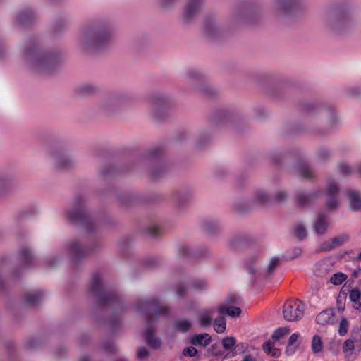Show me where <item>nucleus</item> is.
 I'll use <instances>...</instances> for the list:
<instances>
[{"label": "nucleus", "instance_id": "6ab92c4d", "mask_svg": "<svg viewBox=\"0 0 361 361\" xmlns=\"http://www.w3.org/2000/svg\"><path fill=\"white\" fill-rule=\"evenodd\" d=\"M35 14L31 9L24 11L18 14L16 18V23L20 25L25 26L33 21Z\"/></svg>", "mask_w": 361, "mask_h": 361}, {"label": "nucleus", "instance_id": "8fccbe9b", "mask_svg": "<svg viewBox=\"0 0 361 361\" xmlns=\"http://www.w3.org/2000/svg\"><path fill=\"white\" fill-rule=\"evenodd\" d=\"M159 233V228L156 226H152L148 228V233L153 237L157 236Z\"/></svg>", "mask_w": 361, "mask_h": 361}, {"label": "nucleus", "instance_id": "c9c22d12", "mask_svg": "<svg viewBox=\"0 0 361 361\" xmlns=\"http://www.w3.org/2000/svg\"><path fill=\"white\" fill-rule=\"evenodd\" d=\"M360 297H361V291L360 290V289L358 288H354L350 291V293H349L350 300L355 303L358 302L359 306H361V303L360 302Z\"/></svg>", "mask_w": 361, "mask_h": 361}, {"label": "nucleus", "instance_id": "2f4dec72", "mask_svg": "<svg viewBox=\"0 0 361 361\" xmlns=\"http://www.w3.org/2000/svg\"><path fill=\"white\" fill-rule=\"evenodd\" d=\"M294 234L299 240H303L307 236V231L303 224L299 223L295 226Z\"/></svg>", "mask_w": 361, "mask_h": 361}, {"label": "nucleus", "instance_id": "dca6fc26", "mask_svg": "<svg viewBox=\"0 0 361 361\" xmlns=\"http://www.w3.org/2000/svg\"><path fill=\"white\" fill-rule=\"evenodd\" d=\"M56 164L60 169H68L74 164V160L71 157L64 153H57L54 154Z\"/></svg>", "mask_w": 361, "mask_h": 361}, {"label": "nucleus", "instance_id": "ddd939ff", "mask_svg": "<svg viewBox=\"0 0 361 361\" xmlns=\"http://www.w3.org/2000/svg\"><path fill=\"white\" fill-rule=\"evenodd\" d=\"M339 189L335 183H329L325 190V196L326 198V206L329 210H334L338 206L337 195Z\"/></svg>", "mask_w": 361, "mask_h": 361}, {"label": "nucleus", "instance_id": "e2e57ef3", "mask_svg": "<svg viewBox=\"0 0 361 361\" xmlns=\"http://www.w3.org/2000/svg\"><path fill=\"white\" fill-rule=\"evenodd\" d=\"M247 269L251 274H255L256 272V270L252 266L248 267Z\"/></svg>", "mask_w": 361, "mask_h": 361}, {"label": "nucleus", "instance_id": "412c9836", "mask_svg": "<svg viewBox=\"0 0 361 361\" xmlns=\"http://www.w3.org/2000/svg\"><path fill=\"white\" fill-rule=\"evenodd\" d=\"M216 310L221 314H226L232 317H238L241 313V309L240 307L227 306L226 305H220Z\"/></svg>", "mask_w": 361, "mask_h": 361}, {"label": "nucleus", "instance_id": "39448f33", "mask_svg": "<svg viewBox=\"0 0 361 361\" xmlns=\"http://www.w3.org/2000/svg\"><path fill=\"white\" fill-rule=\"evenodd\" d=\"M67 216L70 221L82 226L89 232L92 231L97 225L96 222L86 212L84 200L82 197H76L74 199L72 208L68 212Z\"/></svg>", "mask_w": 361, "mask_h": 361}, {"label": "nucleus", "instance_id": "4c0bfd02", "mask_svg": "<svg viewBox=\"0 0 361 361\" xmlns=\"http://www.w3.org/2000/svg\"><path fill=\"white\" fill-rule=\"evenodd\" d=\"M279 264V259L278 257H273L268 266L267 270V275H271L277 268V267Z\"/></svg>", "mask_w": 361, "mask_h": 361}, {"label": "nucleus", "instance_id": "7ed1b4c3", "mask_svg": "<svg viewBox=\"0 0 361 361\" xmlns=\"http://www.w3.org/2000/svg\"><path fill=\"white\" fill-rule=\"evenodd\" d=\"M111 38L110 30L102 25H92L81 30L79 44L85 51L97 50Z\"/></svg>", "mask_w": 361, "mask_h": 361}, {"label": "nucleus", "instance_id": "7c9ffc66", "mask_svg": "<svg viewBox=\"0 0 361 361\" xmlns=\"http://www.w3.org/2000/svg\"><path fill=\"white\" fill-rule=\"evenodd\" d=\"M151 104L155 111L157 108L164 107L166 104V101L161 95H154L151 98Z\"/></svg>", "mask_w": 361, "mask_h": 361}, {"label": "nucleus", "instance_id": "e433bc0d", "mask_svg": "<svg viewBox=\"0 0 361 361\" xmlns=\"http://www.w3.org/2000/svg\"><path fill=\"white\" fill-rule=\"evenodd\" d=\"M235 345V339L232 336H227L222 340V345L226 350H232Z\"/></svg>", "mask_w": 361, "mask_h": 361}, {"label": "nucleus", "instance_id": "de8ad7c7", "mask_svg": "<svg viewBox=\"0 0 361 361\" xmlns=\"http://www.w3.org/2000/svg\"><path fill=\"white\" fill-rule=\"evenodd\" d=\"M273 343L271 341H267L265 342L263 345H262V348H263V350L269 354V353H271V350L273 348Z\"/></svg>", "mask_w": 361, "mask_h": 361}, {"label": "nucleus", "instance_id": "aec40b11", "mask_svg": "<svg viewBox=\"0 0 361 361\" xmlns=\"http://www.w3.org/2000/svg\"><path fill=\"white\" fill-rule=\"evenodd\" d=\"M328 225L326 217L322 214H319L314 223L315 232L319 235L324 234L327 230Z\"/></svg>", "mask_w": 361, "mask_h": 361}, {"label": "nucleus", "instance_id": "603ef678", "mask_svg": "<svg viewBox=\"0 0 361 361\" xmlns=\"http://www.w3.org/2000/svg\"><path fill=\"white\" fill-rule=\"evenodd\" d=\"M298 348V345H289V344L288 343V345L286 349V353L287 355H291L296 351Z\"/></svg>", "mask_w": 361, "mask_h": 361}, {"label": "nucleus", "instance_id": "5701e85b", "mask_svg": "<svg viewBox=\"0 0 361 361\" xmlns=\"http://www.w3.org/2000/svg\"><path fill=\"white\" fill-rule=\"evenodd\" d=\"M190 342L193 345L207 346L211 342V336L206 333L196 334L192 337Z\"/></svg>", "mask_w": 361, "mask_h": 361}, {"label": "nucleus", "instance_id": "20e7f679", "mask_svg": "<svg viewBox=\"0 0 361 361\" xmlns=\"http://www.w3.org/2000/svg\"><path fill=\"white\" fill-rule=\"evenodd\" d=\"M90 289L97 299L99 305H114L120 303V297L113 291L106 288V284L103 282L102 276L99 272L92 274L90 284Z\"/></svg>", "mask_w": 361, "mask_h": 361}, {"label": "nucleus", "instance_id": "052dcab7", "mask_svg": "<svg viewBox=\"0 0 361 361\" xmlns=\"http://www.w3.org/2000/svg\"><path fill=\"white\" fill-rule=\"evenodd\" d=\"M8 183V180L7 179H0V188L1 187H4L5 185H6Z\"/></svg>", "mask_w": 361, "mask_h": 361}, {"label": "nucleus", "instance_id": "c85d7f7f", "mask_svg": "<svg viewBox=\"0 0 361 361\" xmlns=\"http://www.w3.org/2000/svg\"><path fill=\"white\" fill-rule=\"evenodd\" d=\"M298 171V173L304 178H311L313 177V171L306 163L302 162L299 164Z\"/></svg>", "mask_w": 361, "mask_h": 361}, {"label": "nucleus", "instance_id": "a18cd8bd", "mask_svg": "<svg viewBox=\"0 0 361 361\" xmlns=\"http://www.w3.org/2000/svg\"><path fill=\"white\" fill-rule=\"evenodd\" d=\"M302 253V249L299 247H296L292 249L290 254L288 256L289 259H293L299 257Z\"/></svg>", "mask_w": 361, "mask_h": 361}, {"label": "nucleus", "instance_id": "72a5a7b5", "mask_svg": "<svg viewBox=\"0 0 361 361\" xmlns=\"http://www.w3.org/2000/svg\"><path fill=\"white\" fill-rule=\"evenodd\" d=\"M313 194L300 193L297 195L298 203L301 206L307 205L312 199Z\"/></svg>", "mask_w": 361, "mask_h": 361}, {"label": "nucleus", "instance_id": "c756f323", "mask_svg": "<svg viewBox=\"0 0 361 361\" xmlns=\"http://www.w3.org/2000/svg\"><path fill=\"white\" fill-rule=\"evenodd\" d=\"M348 276L342 272H337L331 276L330 278V283L334 285L338 286L342 284L346 279Z\"/></svg>", "mask_w": 361, "mask_h": 361}, {"label": "nucleus", "instance_id": "0e129e2a", "mask_svg": "<svg viewBox=\"0 0 361 361\" xmlns=\"http://www.w3.org/2000/svg\"><path fill=\"white\" fill-rule=\"evenodd\" d=\"M79 361H90L87 356L82 357Z\"/></svg>", "mask_w": 361, "mask_h": 361}, {"label": "nucleus", "instance_id": "9b49d317", "mask_svg": "<svg viewBox=\"0 0 361 361\" xmlns=\"http://www.w3.org/2000/svg\"><path fill=\"white\" fill-rule=\"evenodd\" d=\"M349 240V235L347 233H343L335 236L327 241L324 242L319 250L321 252H329L335 248L341 246Z\"/></svg>", "mask_w": 361, "mask_h": 361}, {"label": "nucleus", "instance_id": "c03bdc74", "mask_svg": "<svg viewBox=\"0 0 361 361\" xmlns=\"http://www.w3.org/2000/svg\"><path fill=\"white\" fill-rule=\"evenodd\" d=\"M165 169L163 167L154 169L151 171V176L153 179H158L164 173Z\"/></svg>", "mask_w": 361, "mask_h": 361}, {"label": "nucleus", "instance_id": "4be33fe9", "mask_svg": "<svg viewBox=\"0 0 361 361\" xmlns=\"http://www.w3.org/2000/svg\"><path fill=\"white\" fill-rule=\"evenodd\" d=\"M44 294L42 291H33L27 293L25 298V302L28 305H37L43 298Z\"/></svg>", "mask_w": 361, "mask_h": 361}, {"label": "nucleus", "instance_id": "09e8293b", "mask_svg": "<svg viewBox=\"0 0 361 361\" xmlns=\"http://www.w3.org/2000/svg\"><path fill=\"white\" fill-rule=\"evenodd\" d=\"M148 354L149 351L145 347H140L137 351V356L140 359L145 357Z\"/></svg>", "mask_w": 361, "mask_h": 361}, {"label": "nucleus", "instance_id": "5fc2aeb1", "mask_svg": "<svg viewBox=\"0 0 361 361\" xmlns=\"http://www.w3.org/2000/svg\"><path fill=\"white\" fill-rule=\"evenodd\" d=\"M188 75L190 78H198L200 75V73L196 69H192L188 72Z\"/></svg>", "mask_w": 361, "mask_h": 361}, {"label": "nucleus", "instance_id": "79ce46f5", "mask_svg": "<svg viewBox=\"0 0 361 361\" xmlns=\"http://www.w3.org/2000/svg\"><path fill=\"white\" fill-rule=\"evenodd\" d=\"M179 254L183 257L192 256L190 249L186 245H182L180 247Z\"/></svg>", "mask_w": 361, "mask_h": 361}, {"label": "nucleus", "instance_id": "bb28decb", "mask_svg": "<svg viewBox=\"0 0 361 361\" xmlns=\"http://www.w3.org/2000/svg\"><path fill=\"white\" fill-rule=\"evenodd\" d=\"M214 329L218 334H221L226 329V319L223 316H219L214 320Z\"/></svg>", "mask_w": 361, "mask_h": 361}, {"label": "nucleus", "instance_id": "a878e982", "mask_svg": "<svg viewBox=\"0 0 361 361\" xmlns=\"http://www.w3.org/2000/svg\"><path fill=\"white\" fill-rule=\"evenodd\" d=\"M204 29L208 36L211 37H214L217 32V27H216L215 23L212 19L205 20L204 23Z\"/></svg>", "mask_w": 361, "mask_h": 361}, {"label": "nucleus", "instance_id": "a211bd4d", "mask_svg": "<svg viewBox=\"0 0 361 361\" xmlns=\"http://www.w3.org/2000/svg\"><path fill=\"white\" fill-rule=\"evenodd\" d=\"M350 207L353 211L357 212L361 210V197L357 192L349 190L348 192Z\"/></svg>", "mask_w": 361, "mask_h": 361}, {"label": "nucleus", "instance_id": "37998d69", "mask_svg": "<svg viewBox=\"0 0 361 361\" xmlns=\"http://www.w3.org/2000/svg\"><path fill=\"white\" fill-rule=\"evenodd\" d=\"M339 171L343 175H348L351 173V168L345 163H341L339 165Z\"/></svg>", "mask_w": 361, "mask_h": 361}, {"label": "nucleus", "instance_id": "9d476101", "mask_svg": "<svg viewBox=\"0 0 361 361\" xmlns=\"http://www.w3.org/2000/svg\"><path fill=\"white\" fill-rule=\"evenodd\" d=\"M91 250L92 249L82 247L78 240L71 242L67 248L68 254L75 262L85 258Z\"/></svg>", "mask_w": 361, "mask_h": 361}, {"label": "nucleus", "instance_id": "f03ea898", "mask_svg": "<svg viewBox=\"0 0 361 361\" xmlns=\"http://www.w3.org/2000/svg\"><path fill=\"white\" fill-rule=\"evenodd\" d=\"M24 54L35 71L47 73L53 70L59 61L56 52H42L36 41L29 42L25 48Z\"/></svg>", "mask_w": 361, "mask_h": 361}, {"label": "nucleus", "instance_id": "58836bf2", "mask_svg": "<svg viewBox=\"0 0 361 361\" xmlns=\"http://www.w3.org/2000/svg\"><path fill=\"white\" fill-rule=\"evenodd\" d=\"M162 149L161 147H157L152 149L149 152V157L152 159L159 160L161 157Z\"/></svg>", "mask_w": 361, "mask_h": 361}, {"label": "nucleus", "instance_id": "338daca9", "mask_svg": "<svg viewBox=\"0 0 361 361\" xmlns=\"http://www.w3.org/2000/svg\"><path fill=\"white\" fill-rule=\"evenodd\" d=\"M357 171H358L359 174L361 175V165L358 167Z\"/></svg>", "mask_w": 361, "mask_h": 361}, {"label": "nucleus", "instance_id": "4468645a", "mask_svg": "<svg viewBox=\"0 0 361 361\" xmlns=\"http://www.w3.org/2000/svg\"><path fill=\"white\" fill-rule=\"evenodd\" d=\"M335 314L333 309L322 311L316 317V322L319 325L334 324L336 323Z\"/></svg>", "mask_w": 361, "mask_h": 361}, {"label": "nucleus", "instance_id": "f257e3e1", "mask_svg": "<svg viewBox=\"0 0 361 361\" xmlns=\"http://www.w3.org/2000/svg\"><path fill=\"white\" fill-rule=\"evenodd\" d=\"M137 310L145 315L147 322V329L145 333V338L147 345L157 349L161 345V340L154 335V316L159 317L167 315L170 312L168 306L160 304L157 298H149L140 300L136 304Z\"/></svg>", "mask_w": 361, "mask_h": 361}, {"label": "nucleus", "instance_id": "f3484780", "mask_svg": "<svg viewBox=\"0 0 361 361\" xmlns=\"http://www.w3.org/2000/svg\"><path fill=\"white\" fill-rule=\"evenodd\" d=\"M216 312L214 308L207 309L201 311L199 314V323L201 326H207L212 323V317Z\"/></svg>", "mask_w": 361, "mask_h": 361}, {"label": "nucleus", "instance_id": "2eb2a0df", "mask_svg": "<svg viewBox=\"0 0 361 361\" xmlns=\"http://www.w3.org/2000/svg\"><path fill=\"white\" fill-rule=\"evenodd\" d=\"M300 5V0H276L274 6L276 9L288 12L293 11L298 8Z\"/></svg>", "mask_w": 361, "mask_h": 361}, {"label": "nucleus", "instance_id": "f8f14e48", "mask_svg": "<svg viewBox=\"0 0 361 361\" xmlns=\"http://www.w3.org/2000/svg\"><path fill=\"white\" fill-rule=\"evenodd\" d=\"M204 0H188L183 13V20L185 23L191 20L200 10Z\"/></svg>", "mask_w": 361, "mask_h": 361}, {"label": "nucleus", "instance_id": "13d9d810", "mask_svg": "<svg viewBox=\"0 0 361 361\" xmlns=\"http://www.w3.org/2000/svg\"><path fill=\"white\" fill-rule=\"evenodd\" d=\"M228 302L231 303H236L238 302V297L234 295L229 296Z\"/></svg>", "mask_w": 361, "mask_h": 361}, {"label": "nucleus", "instance_id": "a19ab883", "mask_svg": "<svg viewBox=\"0 0 361 361\" xmlns=\"http://www.w3.org/2000/svg\"><path fill=\"white\" fill-rule=\"evenodd\" d=\"M197 354V350L192 346L185 348L183 350V355L184 356L192 357H195Z\"/></svg>", "mask_w": 361, "mask_h": 361}, {"label": "nucleus", "instance_id": "cd10ccee", "mask_svg": "<svg viewBox=\"0 0 361 361\" xmlns=\"http://www.w3.org/2000/svg\"><path fill=\"white\" fill-rule=\"evenodd\" d=\"M311 347L314 353H319L323 350V342L319 335H314L312 340Z\"/></svg>", "mask_w": 361, "mask_h": 361}, {"label": "nucleus", "instance_id": "4d7b16f0", "mask_svg": "<svg viewBox=\"0 0 361 361\" xmlns=\"http://www.w3.org/2000/svg\"><path fill=\"white\" fill-rule=\"evenodd\" d=\"M242 361H257L256 358L250 354L246 355L242 360Z\"/></svg>", "mask_w": 361, "mask_h": 361}, {"label": "nucleus", "instance_id": "ea45409f", "mask_svg": "<svg viewBox=\"0 0 361 361\" xmlns=\"http://www.w3.org/2000/svg\"><path fill=\"white\" fill-rule=\"evenodd\" d=\"M255 200L258 203H265L267 201V195L263 191H257L255 196Z\"/></svg>", "mask_w": 361, "mask_h": 361}, {"label": "nucleus", "instance_id": "b1692460", "mask_svg": "<svg viewBox=\"0 0 361 361\" xmlns=\"http://www.w3.org/2000/svg\"><path fill=\"white\" fill-rule=\"evenodd\" d=\"M20 259L25 266H30L34 259L32 252L27 247H23L20 250Z\"/></svg>", "mask_w": 361, "mask_h": 361}, {"label": "nucleus", "instance_id": "0eeeda50", "mask_svg": "<svg viewBox=\"0 0 361 361\" xmlns=\"http://www.w3.org/2000/svg\"><path fill=\"white\" fill-rule=\"evenodd\" d=\"M304 305L299 300L287 301L283 305V314L288 322H294L303 316Z\"/></svg>", "mask_w": 361, "mask_h": 361}, {"label": "nucleus", "instance_id": "f704fd0d", "mask_svg": "<svg viewBox=\"0 0 361 361\" xmlns=\"http://www.w3.org/2000/svg\"><path fill=\"white\" fill-rule=\"evenodd\" d=\"M289 333V329L283 327L277 328L271 336L273 341H276L281 338L287 335Z\"/></svg>", "mask_w": 361, "mask_h": 361}, {"label": "nucleus", "instance_id": "6e6d98bb", "mask_svg": "<svg viewBox=\"0 0 361 361\" xmlns=\"http://www.w3.org/2000/svg\"><path fill=\"white\" fill-rule=\"evenodd\" d=\"M271 357H278L281 355V351L279 349H277L276 348H273L271 350V353H269Z\"/></svg>", "mask_w": 361, "mask_h": 361}, {"label": "nucleus", "instance_id": "3c124183", "mask_svg": "<svg viewBox=\"0 0 361 361\" xmlns=\"http://www.w3.org/2000/svg\"><path fill=\"white\" fill-rule=\"evenodd\" d=\"M299 336H300L299 334H297V333L293 334L288 340V343L289 344V345H295V344L296 343V342L299 338Z\"/></svg>", "mask_w": 361, "mask_h": 361}, {"label": "nucleus", "instance_id": "6e6552de", "mask_svg": "<svg viewBox=\"0 0 361 361\" xmlns=\"http://www.w3.org/2000/svg\"><path fill=\"white\" fill-rule=\"evenodd\" d=\"M342 349L346 361H355L361 351V336L345 340Z\"/></svg>", "mask_w": 361, "mask_h": 361}, {"label": "nucleus", "instance_id": "49530a36", "mask_svg": "<svg viewBox=\"0 0 361 361\" xmlns=\"http://www.w3.org/2000/svg\"><path fill=\"white\" fill-rule=\"evenodd\" d=\"M95 90V87L91 84H85L81 87L80 91L85 94H90Z\"/></svg>", "mask_w": 361, "mask_h": 361}, {"label": "nucleus", "instance_id": "680f3d73", "mask_svg": "<svg viewBox=\"0 0 361 361\" xmlns=\"http://www.w3.org/2000/svg\"><path fill=\"white\" fill-rule=\"evenodd\" d=\"M210 224H214V223L213 222H207V223H205V228L208 231H210Z\"/></svg>", "mask_w": 361, "mask_h": 361}, {"label": "nucleus", "instance_id": "774afa93", "mask_svg": "<svg viewBox=\"0 0 361 361\" xmlns=\"http://www.w3.org/2000/svg\"><path fill=\"white\" fill-rule=\"evenodd\" d=\"M116 361H127V360L125 359V358H121V359H118V360H117Z\"/></svg>", "mask_w": 361, "mask_h": 361}, {"label": "nucleus", "instance_id": "bf43d9fd", "mask_svg": "<svg viewBox=\"0 0 361 361\" xmlns=\"http://www.w3.org/2000/svg\"><path fill=\"white\" fill-rule=\"evenodd\" d=\"M175 0H162V4L164 6H168L171 3H173Z\"/></svg>", "mask_w": 361, "mask_h": 361}, {"label": "nucleus", "instance_id": "473e14b6", "mask_svg": "<svg viewBox=\"0 0 361 361\" xmlns=\"http://www.w3.org/2000/svg\"><path fill=\"white\" fill-rule=\"evenodd\" d=\"M350 326V323L346 318H343L339 322L338 333L341 336H344L347 334L348 331V329Z\"/></svg>", "mask_w": 361, "mask_h": 361}, {"label": "nucleus", "instance_id": "1a4fd4ad", "mask_svg": "<svg viewBox=\"0 0 361 361\" xmlns=\"http://www.w3.org/2000/svg\"><path fill=\"white\" fill-rule=\"evenodd\" d=\"M209 287L208 283L204 279H195L190 285L186 286L183 283H180L176 289V295L178 298H183L189 290L196 291H201L207 289Z\"/></svg>", "mask_w": 361, "mask_h": 361}, {"label": "nucleus", "instance_id": "69168bd1", "mask_svg": "<svg viewBox=\"0 0 361 361\" xmlns=\"http://www.w3.org/2000/svg\"><path fill=\"white\" fill-rule=\"evenodd\" d=\"M47 263L50 265V266H52L54 264V263L53 262H51L50 259H47Z\"/></svg>", "mask_w": 361, "mask_h": 361}, {"label": "nucleus", "instance_id": "393cba45", "mask_svg": "<svg viewBox=\"0 0 361 361\" xmlns=\"http://www.w3.org/2000/svg\"><path fill=\"white\" fill-rule=\"evenodd\" d=\"M174 326L177 331L181 333H186L190 329L192 324L190 320L187 319H182L176 321Z\"/></svg>", "mask_w": 361, "mask_h": 361}, {"label": "nucleus", "instance_id": "864d4df0", "mask_svg": "<svg viewBox=\"0 0 361 361\" xmlns=\"http://www.w3.org/2000/svg\"><path fill=\"white\" fill-rule=\"evenodd\" d=\"M287 197L286 193L284 191H279L275 195V200L276 201L281 202L284 200Z\"/></svg>", "mask_w": 361, "mask_h": 361}, {"label": "nucleus", "instance_id": "423d86ee", "mask_svg": "<svg viewBox=\"0 0 361 361\" xmlns=\"http://www.w3.org/2000/svg\"><path fill=\"white\" fill-rule=\"evenodd\" d=\"M325 23L334 30H341L348 25L350 18L348 13L341 8H331L324 16Z\"/></svg>", "mask_w": 361, "mask_h": 361}]
</instances>
